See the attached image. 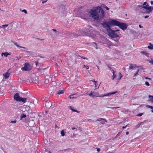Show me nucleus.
<instances>
[{
    "instance_id": "62",
    "label": "nucleus",
    "mask_w": 153,
    "mask_h": 153,
    "mask_svg": "<svg viewBox=\"0 0 153 153\" xmlns=\"http://www.w3.org/2000/svg\"><path fill=\"white\" fill-rule=\"evenodd\" d=\"M82 58H83V59H85V58H84V57H82Z\"/></svg>"
},
{
    "instance_id": "35",
    "label": "nucleus",
    "mask_w": 153,
    "mask_h": 153,
    "mask_svg": "<svg viewBox=\"0 0 153 153\" xmlns=\"http://www.w3.org/2000/svg\"><path fill=\"white\" fill-rule=\"evenodd\" d=\"M143 114L142 113H140L139 114H138L137 116L138 117H140V116H142Z\"/></svg>"
},
{
    "instance_id": "30",
    "label": "nucleus",
    "mask_w": 153,
    "mask_h": 153,
    "mask_svg": "<svg viewBox=\"0 0 153 153\" xmlns=\"http://www.w3.org/2000/svg\"><path fill=\"white\" fill-rule=\"evenodd\" d=\"M16 120H15L14 121L12 120L10 121V123H16Z\"/></svg>"
},
{
    "instance_id": "10",
    "label": "nucleus",
    "mask_w": 153,
    "mask_h": 153,
    "mask_svg": "<svg viewBox=\"0 0 153 153\" xmlns=\"http://www.w3.org/2000/svg\"><path fill=\"white\" fill-rule=\"evenodd\" d=\"M102 120H104L106 122H107V121L106 120V119L104 118H99V119H98L97 120V121H100L101 124H105V123Z\"/></svg>"
},
{
    "instance_id": "47",
    "label": "nucleus",
    "mask_w": 153,
    "mask_h": 153,
    "mask_svg": "<svg viewBox=\"0 0 153 153\" xmlns=\"http://www.w3.org/2000/svg\"><path fill=\"white\" fill-rule=\"evenodd\" d=\"M41 100H42V101H44V100H45V98L44 97H42V98L41 99Z\"/></svg>"
},
{
    "instance_id": "44",
    "label": "nucleus",
    "mask_w": 153,
    "mask_h": 153,
    "mask_svg": "<svg viewBox=\"0 0 153 153\" xmlns=\"http://www.w3.org/2000/svg\"><path fill=\"white\" fill-rule=\"evenodd\" d=\"M149 17V16H145L144 17V18L145 19H146L147 18H148V17Z\"/></svg>"
},
{
    "instance_id": "13",
    "label": "nucleus",
    "mask_w": 153,
    "mask_h": 153,
    "mask_svg": "<svg viewBox=\"0 0 153 153\" xmlns=\"http://www.w3.org/2000/svg\"><path fill=\"white\" fill-rule=\"evenodd\" d=\"M26 98H22V97H21L19 101H21L22 102L24 103H25V102H26Z\"/></svg>"
},
{
    "instance_id": "33",
    "label": "nucleus",
    "mask_w": 153,
    "mask_h": 153,
    "mask_svg": "<svg viewBox=\"0 0 153 153\" xmlns=\"http://www.w3.org/2000/svg\"><path fill=\"white\" fill-rule=\"evenodd\" d=\"M148 5H147L146 6H141L143 8H144L145 9H146V10L147 9V6Z\"/></svg>"
},
{
    "instance_id": "4",
    "label": "nucleus",
    "mask_w": 153,
    "mask_h": 153,
    "mask_svg": "<svg viewBox=\"0 0 153 153\" xmlns=\"http://www.w3.org/2000/svg\"><path fill=\"white\" fill-rule=\"evenodd\" d=\"M113 21H114V20L111 19L109 21L107 22H103L102 23H101L103 27L107 30V32L111 29L110 26L114 25H112L110 23V22Z\"/></svg>"
},
{
    "instance_id": "31",
    "label": "nucleus",
    "mask_w": 153,
    "mask_h": 153,
    "mask_svg": "<svg viewBox=\"0 0 153 153\" xmlns=\"http://www.w3.org/2000/svg\"><path fill=\"white\" fill-rule=\"evenodd\" d=\"M107 108H119V107H107Z\"/></svg>"
},
{
    "instance_id": "24",
    "label": "nucleus",
    "mask_w": 153,
    "mask_h": 153,
    "mask_svg": "<svg viewBox=\"0 0 153 153\" xmlns=\"http://www.w3.org/2000/svg\"><path fill=\"white\" fill-rule=\"evenodd\" d=\"M26 115H25V114H23L22 115H21L20 116V120H22V119L23 118H24L26 117Z\"/></svg>"
},
{
    "instance_id": "60",
    "label": "nucleus",
    "mask_w": 153,
    "mask_h": 153,
    "mask_svg": "<svg viewBox=\"0 0 153 153\" xmlns=\"http://www.w3.org/2000/svg\"><path fill=\"white\" fill-rule=\"evenodd\" d=\"M146 79H150V78H147V77H146Z\"/></svg>"
},
{
    "instance_id": "61",
    "label": "nucleus",
    "mask_w": 153,
    "mask_h": 153,
    "mask_svg": "<svg viewBox=\"0 0 153 153\" xmlns=\"http://www.w3.org/2000/svg\"><path fill=\"white\" fill-rule=\"evenodd\" d=\"M81 34H82V35H84V34H83L82 33H81Z\"/></svg>"
},
{
    "instance_id": "6",
    "label": "nucleus",
    "mask_w": 153,
    "mask_h": 153,
    "mask_svg": "<svg viewBox=\"0 0 153 153\" xmlns=\"http://www.w3.org/2000/svg\"><path fill=\"white\" fill-rule=\"evenodd\" d=\"M32 66L28 63H26L24 65V66L22 68V71H29L31 70Z\"/></svg>"
},
{
    "instance_id": "27",
    "label": "nucleus",
    "mask_w": 153,
    "mask_h": 153,
    "mask_svg": "<svg viewBox=\"0 0 153 153\" xmlns=\"http://www.w3.org/2000/svg\"><path fill=\"white\" fill-rule=\"evenodd\" d=\"M61 134L62 136H63L65 135V132L63 130H62L61 131Z\"/></svg>"
},
{
    "instance_id": "1",
    "label": "nucleus",
    "mask_w": 153,
    "mask_h": 153,
    "mask_svg": "<svg viewBox=\"0 0 153 153\" xmlns=\"http://www.w3.org/2000/svg\"><path fill=\"white\" fill-rule=\"evenodd\" d=\"M104 13L103 9L100 7L91 9L89 13L90 16L98 22L101 21L100 19L103 18Z\"/></svg>"
},
{
    "instance_id": "32",
    "label": "nucleus",
    "mask_w": 153,
    "mask_h": 153,
    "mask_svg": "<svg viewBox=\"0 0 153 153\" xmlns=\"http://www.w3.org/2000/svg\"><path fill=\"white\" fill-rule=\"evenodd\" d=\"M22 12H24L25 13V14H27V12L26 10L25 9L23 10L22 11Z\"/></svg>"
},
{
    "instance_id": "59",
    "label": "nucleus",
    "mask_w": 153,
    "mask_h": 153,
    "mask_svg": "<svg viewBox=\"0 0 153 153\" xmlns=\"http://www.w3.org/2000/svg\"><path fill=\"white\" fill-rule=\"evenodd\" d=\"M151 111H152V113H153V109L152 110H151Z\"/></svg>"
},
{
    "instance_id": "9",
    "label": "nucleus",
    "mask_w": 153,
    "mask_h": 153,
    "mask_svg": "<svg viewBox=\"0 0 153 153\" xmlns=\"http://www.w3.org/2000/svg\"><path fill=\"white\" fill-rule=\"evenodd\" d=\"M14 99L17 101H19L21 97L18 93H16L14 96Z\"/></svg>"
},
{
    "instance_id": "38",
    "label": "nucleus",
    "mask_w": 153,
    "mask_h": 153,
    "mask_svg": "<svg viewBox=\"0 0 153 153\" xmlns=\"http://www.w3.org/2000/svg\"><path fill=\"white\" fill-rule=\"evenodd\" d=\"M121 134V132H119L117 134L116 136L115 137H116L117 136H119Z\"/></svg>"
},
{
    "instance_id": "2",
    "label": "nucleus",
    "mask_w": 153,
    "mask_h": 153,
    "mask_svg": "<svg viewBox=\"0 0 153 153\" xmlns=\"http://www.w3.org/2000/svg\"><path fill=\"white\" fill-rule=\"evenodd\" d=\"M117 92V91H115L112 92H110L105 94H102L101 95H99L98 93L97 92L91 91L90 94H88L89 96L92 97H103L105 96H110L111 95H113L115 94Z\"/></svg>"
},
{
    "instance_id": "55",
    "label": "nucleus",
    "mask_w": 153,
    "mask_h": 153,
    "mask_svg": "<svg viewBox=\"0 0 153 153\" xmlns=\"http://www.w3.org/2000/svg\"><path fill=\"white\" fill-rule=\"evenodd\" d=\"M76 129V128L75 127H73L72 128V130H74V129Z\"/></svg>"
},
{
    "instance_id": "40",
    "label": "nucleus",
    "mask_w": 153,
    "mask_h": 153,
    "mask_svg": "<svg viewBox=\"0 0 153 153\" xmlns=\"http://www.w3.org/2000/svg\"><path fill=\"white\" fill-rule=\"evenodd\" d=\"M111 72L113 73V74H115V71H114V69H112Z\"/></svg>"
},
{
    "instance_id": "48",
    "label": "nucleus",
    "mask_w": 153,
    "mask_h": 153,
    "mask_svg": "<svg viewBox=\"0 0 153 153\" xmlns=\"http://www.w3.org/2000/svg\"><path fill=\"white\" fill-rule=\"evenodd\" d=\"M21 58V57L20 56H19L18 57H17V59H19Z\"/></svg>"
},
{
    "instance_id": "45",
    "label": "nucleus",
    "mask_w": 153,
    "mask_h": 153,
    "mask_svg": "<svg viewBox=\"0 0 153 153\" xmlns=\"http://www.w3.org/2000/svg\"><path fill=\"white\" fill-rule=\"evenodd\" d=\"M127 126V125L126 126H123V127H122V128L123 129H124V128H126Z\"/></svg>"
},
{
    "instance_id": "39",
    "label": "nucleus",
    "mask_w": 153,
    "mask_h": 153,
    "mask_svg": "<svg viewBox=\"0 0 153 153\" xmlns=\"http://www.w3.org/2000/svg\"><path fill=\"white\" fill-rule=\"evenodd\" d=\"M104 7L107 10H109V8H108V7H107L106 6H105Z\"/></svg>"
},
{
    "instance_id": "52",
    "label": "nucleus",
    "mask_w": 153,
    "mask_h": 153,
    "mask_svg": "<svg viewBox=\"0 0 153 153\" xmlns=\"http://www.w3.org/2000/svg\"><path fill=\"white\" fill-rule=\"evenodd\" d=\"M75 135V134H73V135L72 136H71L72 138H73L74 137V136Z\"/></svg>"
},
{
    "instance_id": "42",
    "label": "nucleus",
    "mask_w": 153,
    "mask_h": 153,
    "mask_svg": "<svg viewBox=\"0 0 153 153\" xmlns=\"http://www.w3.org/2000/svg\"><path fill=\"white\" fill-rule=\"evenodd\" d=\"M148 4L146 2H144L143 4V5H146V4Z\"/></svg>"
},
{
    "instance_id": "18",
    "label": "nucleus",
    "mask_w": 153,
    "mask_h": 153,
    "mask_svg": "<svg viewBox=\"0 0 153 153\" xmlns=\"http://www.w3.org/2000/svg\"><path fill=\"white\" fill-rule=\"evenodd\" d=\"M69 108L70 109H71L72 111H73L76 112L78 113L79 112V111L74 109L72 108V107L71 106H69Z\"/></svg>"
},
{
    "instance_id": "51",
    "label": "nucleus",
    "mask_w": 153,
    "mask_h": 153,
    "mask_svg": "<svg viewBox=\"0 0 153 153\" xmlns=\"http://www.w3.org/2000/svg\"><path fill=\"white\" fill-rule=\"evenodd\" d=\"M45 82L47 83L48 82V79H45Z\"/></svg>"
},
{
    "instance_id": "21",
    "label": "nucleus",
    "mask_w": 153,
    "mask_h": 153,
    "mask_svg": "<svg viewBox=\"0 0 153 153\" xmlns=\"http://www.w3.org/2000/svg\"><path fill=\"white\" fill-rule=\"evenodd\" d=\"M131 65L129 66V70H131L133 68L135 67L136 66L135 65H132L131 64H130Z\"/></svg>"
},
{
    "instance_id": "49",
    "label": "nucleus",
    "mask_w": 153,
    "mask_h": 153,
    "mask_svg": "<svg viewBox=\"0 0 153 153\" xmlns=\"http://www.w3.org/2000/svg\"><path fill=\"white\" fill-rule=\"evenodd\" d=\"M139 27L140 28H143V26H142L140 25H139Z\"/></svg>"
},
{
    "instance_id": "29",
    "label": "nucleus",
    "mask_w": 153,
    "mask_h": 153,
    "mask_svg": "<svg viewBox=\"0 0 153 153\" xmlns=\"http://www.w3.org/2000/svg\"><path fill=\"white\" fill-rule=\"evenodd\" d=\"M146 107L148 108H150L151 109H153V107L150 105H146Z\"/></svg>"
},
{
    "instance_id": "14",
    "label": "nucleus",
    "mask_w": 153,
    "mask_h": 153,
    "mask_svg": "<svg viewBox=\"0 0 153 153\" xmlns=\"http://www.w3.org/2000/svg\"><path fill=\"white\" fill-rule=\"evenodd\" d=\"M149 97V100L151 101L152 102H153V96H151L150 95H149L148 96Z\"/></svg>"
},
{
    "instance_id": "58",
    "label": "nucleus",
    "mask_w": 153,
    "mask_h": 153,
    "mask_svg": "<svg viewBox=\"0 0 153 153\" xmlns=\"http://www.w3.org/2000/svg\"><path fill=\"white\" fill-rule=\"evenodd\" d=\"M70 98H71H71H74V97H70Z\"/></svg>"
},
{
    "instance_id": "26",
    "label": "nucleus",
    "mask_w": 153,
    "mask_h": 153,
    "mask_svg": "<svg viewBox=\"0 0 153 153\" xmlns=\"http://www.w3.org/2000/svg\"><path fill=\"white\" fill-rule=\"evenodd\" d=\"M152 7H147L146 10H149L150 12L152 10Z\"/></svg>"
},
{
    "instance_id": "25",
    "label": "nucleus",
    "mask_w": 153,
    "mask_h": 153,
    "mask_svg": "<svg viewBox=\"0 0 153 153\" xmlns=\"http://www.w3.org/2000/svg\"><path fill=\"white\" fill-rule=\"evenodd\" d=\"M122 75L121 73H119V77L118 79V80H120V79L122 77Z\"/></svg>"
},
{
    "instance_id": "23",
    "label": "nucleus",
    "mask_w": 153,
    "mask_h": 153,
    "mask_svg": "<svg viewBox=\"0 0 153 153\" xmlns=\"http://www.w3.org/2000/svg\"><path fill=\"white\" fill-rule=\"evenodd\" d=\"M64 93V91L63 90H59L57 92V94H61Z\"/></svg>"
},
{
    "instance_id": "22",
    "label": "nucleus",
    "mask_w": 153,
    "mask_h": 153,
    "mask_svg": "<svg viewBox=\"0 0 153 153\" xmlns=\"http://www.w3.org/2000/svg\"><path fill=\"white\" fill-rule=\"evenodd\" d=\"M149 44L150 46H148V48L150 49H153V45H152L151 43H150Z\"/></svg>"
},
{
    "instance_id": "5",
    "label": "nucleus",
    "mask_w": 153,
    "mask_h": 153,
    "mask_svg": "<svg viewBox=\"0 0 153 153\" xmlns=\"http://www.w3.org/2000/svg\"><path fill=\"white\" fill-rule=\"evenodd\" d=\"M119 30H113L111 29L109 30L108 32V35L109 36L113 38H116L119 36L120 35L119 33H116V31H119Z\"/></svg>"
},
{
    "instance_id": "3",
    "label": "nucleus",
    "mask_w": 153,
    "mask_h": 153,
    "mask_svg": "<svg viewBox=\"0 0 153 153\" xmlns=\"http://www.w3.org/2000/svg\"><path fill=\"white\" fill-rule=\"evenodd\" d=\"M110 23L112 25H114V26H118L123 30L127 28L126 25L125 23H121L116 20L111 21Z\"/></svg>"
},
{
    "instance_id": "15",
    "label": "nucleus",
    "mask_w": 153,
    "mask_h": 153,
    "mask_svg": "<svg viewBox=\"0 0 153 153\" xmlns=\"http://www.w3.org/2000/svg\"><path fill=\"white\" fill-rule=\"evenodd\" d=\"M52 30L54 31V33L55 35L57 36L59 34V33L58 31H57L56 29H52Z\"/></svg>"
},
{
    "instance_id": "50",
    "label": "nucleus",
    "mask_w": 153,
    "mask_h": 153,
    "mask_svg": "<svg viewBox=\"0 0 153 153\" xmlns=\"http://www.w3.org/2000/svg\"><path fill=\"white\" fill-rule=\"evenodd\" d=\"M93 82H95V84L96 85V83H97L94 80H93V81H92Z\"/></svg>"
},
{
    "instance_id": "8",
    "label": "nucleus",
    "mask_w": 153,
    "mask_h": 153,
    "mask_svg": "<svg viewBox=\"0 0 153 153\" xmlns=\"http://www.w3.org/2000/svg\"><path fill=\"white\" fill-rule=\"evenodd\" d=\"M52 105L51 103L49 101H46L45 105L46 108H49Z\"/></svg>"
},
{
    "instance_id": "12",
    "label": "nucleus",
    "mask_w": 153,
    "mask_h": 153,
    "mask_svg": "<svg viewBox=\"0 0 153 153\" xmlns=\"http://www.w3.org/2000/svg\"><path fill=\"white\" fill-rule=\"evenodd\" d=\"M140 53L142 54L145 55L146 56L149 57V54L146 51H141Z\"/></svg>"
},
{
    "instance_id": "54",
    "label": "nucleus",
    "mask_w": 153,
    "mask_h": 153,
    "mask_svg": "<svg viewBox=\"0 0 153 153\" xmlns=\"http://www.w3.org/2000/svg\"><path fill=\"white\" fill-rule=\"evenodd\" d=\"M38 63V62H35L36 65H37Z\"/></svg>"
},
{
    "instance_id": "16",
    "label": "nucleus",
    "mask_w": 153,
    "mask_h": 153,
    "mask_svg": "<svg viewBox=\"0 0 153 153\" xmlns=\"http://www.w3.org/2000/svg\"><path fill=\"white\" fill-rule=\"evenodd\" d=\"M14 44H15V45H16L17 47L21 48H23V49L26 50H27V48H26L25 47H22L21 46H20L19 45L17 44L16 42L14 43Z\"/></svg>"
},
{
    "instance_id": "19",
    "label": "nucleus",
    "mask_w": 153,
    "mask_h": 153,
    "mask_svg": "<svg viewBox=\"0 0 153 153\" xmlns=\"http://www.w3.org/2000/svg\"><path fill=\"white\" fill-rule=\"evenodd\" d=\"M4 77L5 79H7L10 76V74L8 73L7 72L4 75Z\"/></svg>"
},
{
    "instance_id": "36",
    "label": "nucleus",
    "mask_w": 153,
    "mask_h": 153,
    "mask_svg": "<svg viewBox=\"0 0 153 153\" xmlns=\"http://www.w3.org/2000/svg\"><path fill=\"white\" fill-rule=\"evenodd\" d=\"M139 69H138L137 70V71L136 72V73L135 74H134V76H136L137 75V74L138 73V71H139Z\"/></svg>"
},
{
    "instance_id": "7",
    "label": "nucleus",
    "mask_w": 153,
    "mask_h": 153,
    "mask_svg": "<svg viewBox=\"0 0 153 153\" xmlns=\"http://www.w3.org/2000/svg\"><path fill=\"white\" fill-rule=\"evenodd\" d=\"M84 31L85 33V35H86L87 34H89L90 33H93L94 30L92 27L90 26H88L86 29V30H85Z\"/></svg>"
},
{
    "instance_id": "34",
    "label": "nucleus",
    "mask_w": 153,
    "mask_h": 153,
    "mask_svg": "<svg viewBox=\"0 0 153 153\" xmlns=\"http://www.w3.org/2000/svg\"><path fill=\"white\" fill-rule=\"evenodd\" d=\"M145 85L147 86H149V82H145Z\"/></svg>"
},
{
    "instance_id": "43",
    "label": "nucleus",
    "mask_w": 153,
    "mask_h": 153,
    "mask_svg": "<svg viewBox=\"0 0 153 153\" xmlns=\"http://www.w3.org/2000/svg\"><path fill=\"white\" fill-rule=\"evenodd\" d=\"M84 66L87 69H88L89 68L87 66L84 65Z\"/></svg>"
},
{
    "instance_id": "46",
    "label": "nucleus",
    "mask_w": 153,
    "mask_h": 153,
    "mask_svg": "<svg viewBox=\"0 0 153 153\" xmlns=\"http://www.w3.org/2000/svg\"><path fill=\"white\" fill-rule=\"evenodd\" d=\"M97 151L98 152H99L100 151V149H99V148H97Z\"/></svg>"
},
{
    "instance_id": "11",
    "label": "nucleus",
    "mask_w": 153,
    "mask_h": 153,
    "mask_svg": "<svg viewBox=\"0 0 153 153\" xmlns=\"http://www.w3.org/2000/svg\"><path fill=\"white\" fill-rule=\"evenodd\" d=\"M9 25L6 24V25H2V26H0V28H4V30H8L9 29L8 27H7V28L6 29V28Z\"/></svg>"
},
{
    "instance_id": "20",
    "label": "nucleus",
    "mask_w": 153,
    "mask_h": 153,
    "mask_svg": "<svg viewBox=\"0 0 153 153\" xmlns=\"http://www.w3.org/2000/svg\"><path fill=\"white\" fill-rule=\"evenodd\" d=\"M9 54L7 52L2 53H1V56H2L3 55H4L5 57H7V56L9 55Z\"/></svg>"
},
{
    "instance_id": "41",
    "label": "nucleus",
    "mask_w": 153,
    "mask_h": 153,
    "mask_svg": "<svg viewBox=\"0 0 153 153\" xmlns=\"http://www.w3.org/2000/svg\"><path fill=\"white\" fill-rule=\"evenodd\" d=\"M109 68V70L110 71H112V69H113L112 68H111L110 67H108Z\"/></svg>"
},
{
    "instance_id": "37",
    "label": "nucleus",
    "mask_w": 153,
    "mask_h": 153,
    "mask_svg": "<svg viewBox=\"0 0 153 153\" xmlns=\"http://www.w3.org/2000/svg\"><path fill=\"white\" fill-rule=\"evenodd\" d=\"M48 0H42V3L44 4V3L46 2Z\"/></svg>"
},
{
    "instance_id": "53",
    "label": "nucleus",
    "mask_w": 153,
    "mask_h": 153,
    "mask_svg": "<svg viewBox=\"0 0 153 153\" xmlns=\"http://www.w3.org/2000/svg\"><path fill=\"white\" fill-rule=\"evenodd\" d=\"M129 134V132L128 131H127L126 132V135H128Z\"/></svg>"
},
{
    "instance_id": "56",
    "label": "nucleus",
    "mask_w": 153,
    "mask_h": 153,
    "mask_svg": "<svg viewBox=\"0 0 153 153\" xmlns=\"http://www.w3.org/2000/svg\"><path fill=\"white\" fill-rule=\"evenodd\" d=\"M151 3L152 4H153V1H151Z\"/></svg>"
},
{
    "instance_id": "28",
    "label": "nucleus",
    "mask_w": 153,
    "mask_h": 153,
    "mask_svg": "<svg viewBox=\"0 0 153 153\" xmlns=\"http://www.w3.org/2000/svg\"><path fill=\"white\" fill-rule=\"evenodd\" d=\"M116 77V75L115 74H114L113 75V76L112 77V79L113 80H114V79Z\"/></svg>"
},
{
    "instance_id": "57",
    "label": "nucleus",
    "mask_w": 153,
    "mask_h": 153,
    "mask_svg": "<svg viewBox=\"0 0 153 153\" xmlns=\"http://www.w3.org/2000/svg\"><path fill=\"white\" fill-rule=\"evenodd\" d=\"M95 48H96V49H97L98 48L97 47V46L96 45V47H95Z\"/></svg>"
},
{
    "instance_id": "17",
    "label": "nucleus",
    "mask_w": 153,
    "mask_h": 153,
    "mask_svg": "<svg viewBox=\"0 0 153 153\" xmlns=\"http://www.w3.org/2000/svg\"><path fill=\"white\" fill-rule=\"evenodd\" d=\"M146 61L148 62L149 63L153 65V59L152 58L148 59L146 60Z\"/></svg>"
}]
</instances>
